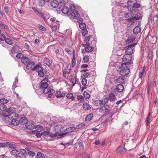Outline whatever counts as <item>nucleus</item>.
Listing matches in <instances>:
<instances>
[{"label": "nucleus", "instance_id": "nucleus-17", "mask_svg": "<svg viewBox=\"0 0 158 158\" xmlns=\"http://www.w3.org/2000/svg\"><path fill=\"white\" fill-rule=\"evenodd\" d=\"M19 122V123H20L21 125H24L27 123V119L25 117L22 116L20 117Z\"/></svg>", "mask_w": 158, "mask_h": 158}, {"label": "nucleus", "instance_id": "nucleus-46", "mask_svg": "<svg viewBox=\"0 0 158 158\" xmlns=\"http://www.w3.org/2000/svg\"><path fill=\"white\" fill-rule=\"evenodd\" d=\"M86 26V24L84 23H82L81 24H80L79 25V27L82 30L85 29V28Z\"/></svg>", "mask_w": 158, "mask_h": 158}, {"label": "nucleus", "instance_id": "nucleus-11", "mask_svg": "<svg viewBox=\"0 0 158 158\" xmlns=\"http://www.w3.org/2000/svg\"><path fill=\"white\" fill-rule=\"evenodd\" d=\"M79 16V14L77 10H74L71 14V17L73 19H76Z\"/></svg>", "mask_w": 158, "mask_h": 158}, {"label": "nucleus", "instance_id": "nucleus-4", "mask_svg": "<svg viewBox=\"0 0 158 158\" xmlns=\"http://www.w3.org/2000/svg\"><path fill=\"white\" fill-rule=\"evenodd\" d=\"M48 76H45V78H44L41 82V89H44L48 87V84L47 83L48 82Z\"/></svg>", "mask_w": 158, "mask_h": 158}, {"label": "nucleus", "instance_id": "nucleus-33", "mask_svg": "<svg viewBox=\"0 0 158 158\" xmlns=\"http://www.w3.org/2000/svg\"><path fill=\"white\" fill-rule=\"evenodd\" d=\"M94 105L96 106H99L102 105L101 100H97L94 102Z\"/></svg>", "mask_w": 158, "mask_h": 158}, {"label": "nucleus", "instance_id": "nucleus-19", "mask_svg": "<svg viewBox=\"0 0 158 158\" xmlns=\"http://www.w3.org/2000/svg\"><path fill=\"white\" fill-rule=\"evenodd\" d=\"M55 95L57 98H62L65 96V94L64 92L61 93V92L58 91L56 92Z\"/></svg>", "mask_w": 158, "mask_h": 158}, {"label": "nucleus", "instance_id": "nucleus-39", "mask_svg": "<svg viewBox=\"0 0 158 158\" xmlns=\"http://www.w3.org/2000/svg\"><path fill=\"white\" fill-rule=\"evenodd\" d=\"M66 97L68 98L71 99L72 100L75 99V98L73 97V94L71 93L68 94Z\"/></svg>", "mask_w": 158, "mask_h": 158}, {"label": "nucleus", "instance_id": "nucleus-64", "mask_svg": "<svg viewBox=\"0 0 158 158\" xmlns=\"http://www.w3.org/2000/svg\"><path fill=\"white\" fill-rule=\"evenodd\" d=\"M38 75L40 77H43L44 75L43 70H42L41 71H40V72H39V73H38Z\"/></svg>", "mask_w": 158, "mask_h": 158}, {"label": "nucleus", "instance_id": "nucleus-23", "mask_svg": "<svg viewBox=\"0 0 158 158\" xmlns=\"http://www.w3.org/2000/svg\"><path fill=\"white\" fill-rule=\"evenodd\" d=\"M11 124L14 126H17L19 123V122L18 120H17L16 118H14V119H11Z\"/></svg>", "mask_w": 158, "mask_h": 158}, {"label": "nucleus", "instance_id": "nucleus-30", "mask_svg": "<svg viewBox=\"0 0 158 158\" xmlns=\"http://www.w3.org/2000/svg\"><path fill=\"white\" fill-rule=\"evenodd\" d=\"M19 151V153H20V155L26 156L27 155V152L26 150L23 149H21Z\"/></svg>", "mask_w": 158, "mask_h": 158}, {"label": "nucleus", "instance_id": "nucleus-21", "mask_svg": "<svg viewBox=\"0 0 158 158\" xmlns=\"http://www.w3.org/2000/svg\"><path fill=\"white\" fill-rule=\"evenodd\" d=\"M26 127L29 129H32L34 128L35 125L33 123H27L26 125Z\"/></svg>", "mask_w": 158, "mask_h": 158}, {"label": "nucleus", "instance_id": "nucleus-61", "mask_svg": "<svg viewBox=\"0 0 158 158\" xmlns=\"http://www.w3.org/2000/svg\"><path fill=\"white\" fill-rule=\"evenodd\" d=\"M50 26L53 31L56 30L57 27V25H53V24L51 25Z\"/></svg>", "mask_w": 158, "mask_h": 158}, {"label": "nucleus", "instance_id": "nucleus-59", "mask_svg": "<svg viewBox=\"0 0 158 158\" xmlns=\"http://www.w3.org/2000/svg\"><path fill=\"white\" fill-rule=\"evenodd\" d=\"M133 98L134 99H135L137 101V99L138 98V95L137 93H135L134 94Z\"/></svg>", "mask_w": 158, "mask_h": 158}, {"label": "nucleus", "instance_id": "nucleus-48", "mask_svg": "<svg viewBox=\"0 0 158 158\" xmlns=\"http://www.w3.org/2000/svg\"><path fill=\"white\" fill-rule=\"evenodd\" d=\"M89 57L88 56H85L83 57V60L85 63H87L89 61Z\"/></svg>", "mask_w": 158, "mask_h": 158}, {"label": "nucleus", "instance_id": "nucleus-20", "mask_svg": "<svg viewBox=\"0 0 158 158\" xmlns=\"http://www.w3.org/2000/svg\"><path fill=\"white\" fill-rule=\"evenodd\" d=\"M51 5L53 7L56 8L58 6L59 3L57 0H54L51 2Z\"/></svg>", "mask_w": 158, "mask_h": 158}, {"label": "nucleus", "instance_id": "nucleus-28", "mask_svg": "<svg viewBox=\"0 0 158 158\" xmlns=\"http://www.w3.org/2000/svg\"><path fill=\"white\" fill-rule=\"evenodd\" d=\"M61 132H57L54 134H51L50 135V136L52 138H54L56 137L57 136H61V134H60Z\"/></svg>", "mask_w": 158, "mask_h": 158}, {"label": "nucleus", "instance_id": "nucleus-31", "mask_svg": "<svg viewBox=\"0 0 158 158\" xmlns=\"http://www.w3.org/2000/svg\"><path fill=\"white\" fill-rule=\"evenodd\" d=\"M54 129L56 131H60L62 129V127L60 125H57L56 126H55Z\"/></svg>", "mask_w": 158, "mask_h": 158}, {"label": "nucleus", "instance_id": "nucleus-43", "mask_svg": "<svg viewBox=\"0 0 158 158\" xmlns=\"http://www.w3.org/2000/svg\"><path fill=\"white\" fill-rule=\"evenodd\" d=\"M90 37L89 36H88L87 37L85 38L84 41L85 43H86V44H89V43H88Z\"/></svg>", "mask_w": 158, "mask_h": 158}, {"label": "nucleus", "instance_id": "nucleus-42", "mask_svg": "<svg viewBox=\"0 0 158 158\" xmlns=\"http://www.w3.org/2000/svg\"><path fill=\"white\" fill-rule=\"evenodd\" d=\"M43 93L45 94H46L48 93L50 90V88L49 87H47L44 89Z\"/></svg>", "mask_w": 158, "mask_h": 158}, {"label": "nucleus", "instance_id": "nucleus-16", "mask_svg": "<svg viewBox=\"0 0 158 158\" xmlns=\"http://www.w3.org/2000/svg\"><path fill=\"white\" fill-rule=\"evenodd\" d=\"M30 62V59L29 58L26 57H23L21 59V62L24 64H27L28 63H29Z\"/></svg>", "mask_w": 158, "mask_h": 158}, {"label": "nucleus", "instance_id": "nucleus-8", "mask_svg": "<svg viewBox=\"0 0 158 158\" xmlns=\"http://www.w3.org/2000/svg\"><path fill=\"white\" fill-rule=\"evenodd\" d=\"M35 64L34 62H30L27 64L26 68L28 70L35 71Z\"/></svg>", "mask_w": 158, "mask_h": 158}, {"label": "nucleus", "instance_id": "nucleus-53", "mask_svg": "<svg viewBox=\"0 0 158 158\" xmlns=\"http://www.w3.org/2000/svg\"><path fill=\"white\" fill-rule=\"evenodd\" d=\"M73 59H72V67H73L74 66H75V64H76V62H75V58H74V54L73 55Z\"/></svg>", "mask_w": 158, "mask_h": 158}, {"label": "nucleus", "instance_id": "nucleus-51", "mask_svg": "<svg viewBox=\"0 0 158 158\" xmlns=\"http://www.w3.org/2000/svg\"><path fill=\"white\" fill-rule=\"evenodd\" d=\"M5 42L7 44L11 45L12 44V42L11 40L9 38H7L5 39Z\"/></svg>", "mask_w": 158, "mask_h": 158}, {"label": "nucleus", "instance_id": "nucleus-40", "mask_svg": "<svg viewBox=\"0 0 158 158\" xmlns=\"http://www.w3.org/2000/svg\"><path fill=\"white\" fill-rule=\"evenodd\" d=\"M8 102V100L5 98H2L0 99V103L4 104Z\"/></svg>", "mask_w": 158, "mask_h": 158}, {"label": "nucleus", "instance_id": "nucleus-2", "mask_svg": "<svg viewBox=\"0 0 158 158\" xmlns=\"http://www.w3.org/2000/svg\"><path fill=\"white\" fill-rule=\"evenodd\" d=\"M137 43H133L129 44L127 46V48L125 51L126 54L131 55L133 52V47L136 45Z\"/></svg>", "mask_w": 158, "mask_h": 158}, {"label": "nucleus", "instance_id": "nucleus-54", "mask_svg": "<svg viewBox=\"0 0 158 158\" xmlns=\"http://www.w3.org/2000/svg\"><path fill=\"white\" fill-rule=\"evenodd\" d=\"M23 55L21 53H18L16 55V57L18 59H20L23 58Z\"/></svg>", "mask_w": 158, "mask_h": 158}, {"label": "nucleus", "instance_id": "nucleus-1", "mask_svg": "<svg viewBox=\"0 0 158 158\" xmlns=\"http://www.w3.org/2000/svg\"><path fill=\"white\" fill-rule=\"evenodd\" d=\"M118 71H119L120 74L122 76L127 75L130 72L129 69L127 67L125 64H122L119 68Z\"/></svg>", "mask_w": 158, "mask_h": 158}, {"label": "nucleus", "instance_id": "nucleus-29", "mask_svg": "<svg viewBox=\"0 0 158 158\" xmlns=\"http://www.w3.org/2000/svg\"><path fill=\"white\" fill-rule=\"evenodd\" d=\"M35 158H45V157L43 153L40 152H38Z\"/></svg>", "mask_w": 158, "mask_h": 158}, {"label": "nucleus", "instance_id": "nucleus-60", "mask_svg": "<svg viewBox=\"0 0 158 158\" xmlns=\"http://www.w3.org/2000/svg\"><path fill=\"white\" fill-rule=\"evenodd\" d=\"M71 81L72 83H73V86L77 82H78L77 81V80L75 78V77H73L72 78Z\"/></svg>", "mask_w": 158, "mask_h": 158}, {"label": "nucleus", "instance_id": "nucleus-37", "mask_svg": "<svg viewBox=\"0 0 158 158\" xmlns=\"http://www.w3.org/2000/svg\"><path fill=\"white\" fill-rule=\"evenodd\" d=\"M109 101L108 97H106L103 99L101 100L102 105H105Z\"/></svg>", "mask_w": 158, "mask_h": 158}, {"label": "nucleus", "instance_id": "nucleus-26", "mask_svg": "<svg viewBox=\"0 0 158 158\" xmlns=\"http://www.w3.org/2000/svg\"><path fill=\"white\" fill-rule=\"evenodd\" d=\"M35 70H36L38 73H39V72L43 70V68L42 67L37 65L35 66Z\"/></svg>", "mask_w": 158, "mask_h": 158}, {"label": "nucleus", "instance_id": "nucleus-63", "mask_svg": "<svg viewBox=\"0 0 158 158\" xmlns=\"http://www.w3.org/2000/svg\"><path fill=\"white\" fill-rule=\"evenodd\" d=\"M39 29L40 30L43 31H46L45 28L43 26L41 25H39Z\"/></svg>", "mask_w": 158, "mask_h": 158}, {"label": "nucleus", "instance_id": "nucleus-55", "mask_svg": "<svg viewBox=\"0 0 158 158\" xmlns=\"http://www.w3.org/2000/svg\"><path fill=\"white\" fill-rule=\"evenodd\" d=\"M6 38V37L5 35L3 34H2L0 35V41H3Z\"/></svg>", "mask_w": 158, "mask_h": 158}, {"label": "nucleus", "instance_id": "nucleus-62", "mask_svg": "<svg viewBox=\"0 0 158 158\" xmlns=\"http://www.w3.org/2000/svg\"><path fill=\"white\" fill-rule=\"evenodd\" d=\"M150 113H149L148 114V116L146 118V125L147 126H148V125L149 124V122L150 120H149V117L150 116Z\"/></svg>", "mask_w": 158, "mask_h": 158}, {"label": "nucleus", "instance_id": "nucleus-47", "mask_svg": "<svg viewBox=\"0 0 158 158\" xmlns=\"http://www.w3.org/2000/svg\"><path fill=\"white\" fill-rule=\"evenodd\" d=\"M133 32L135 34H138V26H136L133 29Z\"/></svg>", "mask_w": 158, "mask_h": 158}, {"label": "nucleus", "instance_id": "nucleus-52", "mask_svg": "<svg viewBox=\"0 0 158 158\" xmlns=\"http://www.w3.org/2000/svg\"><path fill=\"white\" fill-rule=\"evenodd\" d=\"M36 129L38 130L39 132H40L43 129V127L41 126H37L36 127Z\"/></svg>", "mask_w": 158, "mask_h": 158}, {"label": "nucleus", "instance_id": "nucleus-45", "mask_svg": "<svg viewBox=\"0 0 158 158\" xmlns=\"http://www.w3.org/2000/svg\"><path fill=\"white\" fill-rule=\"evenodd\" d=\"M125 17L126 18H131L132 16V14L131 12H128L126 13L124 15Z\"/></svg>", "mask_w": 158, "mask_h": 158}, {"label": "nucleus", "instance_id": "nucleus-57", "mask_svg": "<svg viewBox=\"0 0 158 158\" xmlns=\"http://www.w3.org/2000/svg\"><path fill=\"white\" fill-rule=\"evenodd\" d=\"M87 80L86 78H84L82 79L81 82L82 84L84 86H85L87 83Z\"/></svg>", "mask_w": 158, "mask_h": 158}, {"label": "nucleus", "instance_id": "nucleus-50", "mask_svg": "<svg viewBox=\"0 0 158 158\" xmlns=\"http://www.w3.org/2000/svg\"><path fill=\"white\" fill-rule=\"evenodd\" d=\"M82 35L85 36L88 34V31L86 29H84L82 30L81 32Z\"/></svg>", "mask_w": 158, "mask_h": 158}, {"label": "nucleus", "instance_id": "nucleus-18", "mask_svg": "<svg viewBox=\"0 0 158 158\" xmlns=\"http://www.w3.org/2000/svg\"><path fill=\"white\" fill-rule=\"evenodd\" d=\"M138 18H136L135 17L128 18L127 19V21L129 23L130 25H132L135 22V21H136L138 19Z\"/></svg>", "mask_w": 158, "mask_h": 158}, {"label": "nucleus", "instance_id": "nucleus-6", "mask_svg": "<svg viewBox=\"0 0 158 158\" xmlns=\"http://www.w3.org/2000/svg\"><path fill=\"white\" fill-rule=\"evenodd\" d=\"M72 6L73 8H72V7L71 6L69 11L71 10V11H72L73 10L75 9V6L73 5H72ZM61 11L62 13L64 14H67L69 11V8L66 6H64L61 10Z\"/></svg>", "mask_w": 158, "mask_h": 158}, {"label": "nucleus", "instance_id": "nucleus-3", "mask_svg": "<svg viewBox=\"0 0 158 158\" xmlns=\"http://www.w3.org/2000/svg\"><path fill=\"white\" fill-rule=\"evenodd\" d=\"M130 55L126 54L123 56L122 59L123 62L125 63V64H130L131 60V56Z\"/></svg>", "mask_w": 158, "mask_h": 158}, {"label": "nucleus", "instance_id": "nucleus-14", "mask_svg": "<svg viewBox=\"0 0 158 158\" xmlns=\"http://www.w3.org/2000/svg\"><path fill=\"white\" fill-rule=\"evenodd\" d=\"M10 153L11 156L17 157L19 154V151L16 149H13L10 152Z\"/></svg>", "mask_w": 158, "mask_h": 158}, {"label": "nucleus", "instance_id": "nucleus-35", "mask_svg": "<svg viewBox=\"0 0 158 158\" xmlns=\"http://www.w3.org/2000/svg\"><path fill=\"white\" fill-rule=\"evenodd\" d=\"M131 31L130 30H127L126 32V36L128 38H130L131 37Z\"/></svg>", "mask_w": 158, "mask_h": 158}, {"label": "nucleus", "instance_id": "nucleus-49", "mask_svg": "<svg viewBox=\"0 0 158 158\" xmlns=\"http://www.w3.org/2000/svg\"><path fill=\"white\" fill-rule=\"evenodd\" d=\"M14 116V112H11L9 114V118L10 119H14L15 118Z\"/></svg>", "mask_w": 158, "mask_h": 158}, {"label": "nucleus", "instance_id": "nucleus-44", "mask_svg": "<svg viewBox=\"0 0 158 158\" xmlns=\"http://www.w3.org/2000/svg\"><path fill=\"white\" fill-rule=\"evenodd\" d=\"M83 95L85 98L87 99L89 98L90 97V95L86 91H84V92Z\"/></svg>", "mask_w": 158, "mask_h": 158}, {"label": "nucleus", "instance_id": "nucleus-36", "mask_svg": "<svg viewBox=\"0 0 158 158\" xmlns=\"http://www.w3.org/2000/svg\"><path fill=\"white\" fill-rule=\"evenodd\" d=\"M7 109V107L5 105L2 104H0V110H5Z\"/></svg>", "mask_w": 158, "mask_h": 158}, {"label": "nucleus", "instance_id": "nucleus-56", "mask_svg": "<svg viewBox=\"0 0 158 158\" xmlns=\"http://www.w3.org/2000/svg\"><path fill=\"white\" fill-rule=\"evenodd\" d=\"M135 40L134 39H128L125 41V42L127 44H129L133 42Z\"/></svg>", "mask_w": 158, "mask_h": 158}, {"label": "nucleus", "instance_id": "nucleus-7", "mask_svg": "<svg viewBox=\"0 0 158 158\" xmlns=\"http://www.w3.org/2000/svg\"><path fill=\"white\" fill-rule=\"evenodd\" d=\"M81 45L85 48V51L87 52L92 51L94 49L93 47L90 46V44H83Z\"/></svg>", "mask_w": 158, "mask_h": 158}, {"label": "nucleus", "instance_id": "nucleus-34", "mask_svg": "<svg viewBox=\"0 0 158 158\" xmlns=\"http://www.w3.org/2000/svg\"><path fill=\"white\" fill-rule=\"evenodd\" d=\"M77 98L78 100H80V102H84V98L83 96L81 95L78 96Z\"/></svg>", "mask_w": 158, "mask_h": 158}, {"label": "nucleus", "instance_id": "nucleus-41", "mask_svg": "<svg viewBox=\"0 0 158 158\" xmlns=\"http://www.w3.org/2000/svg\"><path fill=\"white\" fill-rule=\"evenodd\" d=\"M45 2L43 0H40L39 2V5L40 7H43L44 6Z\"/></svg>", "mask_w": 158, "mask_h": 158}, {"label": "nucleus", "instance_id": "nucleus-24", "mask_svg": "<svg viewBox=\"0 0 158 158\" xmlns=\"http://www.w3.org/2000/svg\"><path fill=\"white\" fill-rule=\"evenodd\" d=\"M83 107L85 110H87L90 109L91 108L89 104L86 102H84L83 105Z\"/></svg>", "mask_w": 158, "mask_h": 158}, {"label": "nucleus", "instance_id": "nucleus-22", "mask_svg": "<svg viewBox=\"0 0 158 158\" xmlns=\"http://www.w3.org/2000/svg\"><path fill=\"white\" fill-rule=\"evenodd\" d=\"M35 12L36 14L42 18L45 21H46V18L44 16V14H43V13L40 12L37 10H35Z\"/></svg>", "mask_w": 158, "mask_h": 158}, {"label": "nucleus", "instance_id": "nucleus-5", "mask_svg": "<svg viewBox=\"0 0 158 158\" xmlns=\"http://www.w3.org/2000/svg\"><path fill=\"white\" fill-rule=\"evenodd\" d=\"M110 106L107 105L102 106L99 109V111L102 113L107 112L109 110Z\"/></svg>", "mask_w": 158, "mask_h": 158}, {"label": "nucleus", "instance_id": "nucleus-13", "mask_svg": "<svg viewBox=\"0 0 158 158\" xmlns=\"http://www.w3.org/2000/svg\"><path fill=\"white\" fill-rule=\"evenodd\" d=\"M123 89L124 87L123 85L121 84L118 85L116 87V90L119 93L122 92Z\"/></svg>", "mask_w": 158, "mask_h": 158}, {"label": "nucleus", "instance_id": "nucleus-9", "mask_svg": "<svg viewBox=\"0 0 158 158\" xmlns=\"http://www.w3.org/2000/svg\"><path fill=\"white\" fill-rule=\"evenodd\" d=\"M126 151V149L124 147H119L117 150V153L118 154L123 155Z\"/></svg>", "mask_w": 158, "mask_h": 158}, {"label": "nucleus", "instance_id": "nucleus-38", "mask_svg": "<svg viewBox=\"0 0 158 158\" xmlns=\"http://www.w3.org/2000/svg\"><path fill=\"white\" fill-rule=\"evenodd\" d=\"M55 93V91L54 89H51L48 92L49 94L48 97L49 98H51V96H52Z\"/></svg>", "mask_w": 158, "mask_h": 158}, {"label": "nucleus", "instance_id": "nucleus-27", "mask_svg": "<svg viewBox=\"0 0 158 158\" xmlns=\"http://www.w3.org/2000/svg\"><path fill=\"white\" fill-rule=\"evenodd\" d=\"M93 116V114L92 113L87 115L85 118V120L86 121H90L92 119Z\"/></svg>", "mask_w": 158, "mask_h": 158}, {"label": "nucleus", "instance_id": "nucleus-10", "mask_svg": "<svg viewBox=\"0 0 158 158\" xmlns=\"http://www.w3.org/2000/svg\"><path fill=\"white\" fill-rule=\"evenodd\" d=\"M125 81V80L124 78L123 77H118L117 78L115 79L114 81V82L115 83H120L123 84L124 83Z\"/></svg>", "mask_w": 158, "mask_h": 158}, {"label": "nucleus", "instance_id": "nucleus-25", "mask_svg": "<svg viewBox=\"0 0 158 158\" xmlns=\"http://www.w3.org/2000/svg\"><path fill=\"white\" fill-rule=\"evenodd\" d=\"M75 130V128L73 127H71L67 128L65 130V132L66 133L71 132Z\"/></svg>", "mask_w": 158, "mask_h": 158}, {"label": "nucleus", "instance_id": "nucleus-58", "mask_svg": "<svg viewBox=\"0 0 158 158\" xmlns=\"http://www.w3.org/2000/svg\"><path fill=\"white\" fill-rule=\"evenodd\" d=\"M28 154L31 157H33L35 155V152H34L31 151H29L28 152Z\"/></svg>", "mask_w": 158, "mask_h": 158}, {"label": "nucleus", "instance_id": "nucleus-32", "mask_svg": "<svg viewBox=\"0 0 158 158\" xmlns=\"http://www.w3.org/2000/svg\"><path fill=\"white\" fill-rule=\"evenodd\" d=\"M133 4L134 5H133L132 10L134 11H137L138 8V3H135V2H134Z\"/></svg>", "mask_w": 158, "mask_h": 158}, {"label": "nucleus", "instance_id": "nucleus-15", "mask_svg": "<svg viewBox=\"0 0 158 158\" xmlns=\"http://www.w3.org/2000/svg\"><path fill=\"white\" fill-rule=\"evenodd\" d=\"M6 147L11 148L15 149L16 148L17 146L14 143L7 142H6Z\"/></svg>", "mask_w": 158, "mask_h": 158}, {"label": "nucleus", "instance_id": "nucleus-12", "mask_svg": "<svg viewBox=\"0 0 158 158\" xmlns=\"http://www.w3.org/2000/svg\"><path fill=\"white\" fill-rule=\"evenodd\" d=\"M108 98L109 100H110L111 102H115L116 99V98L115 95L112 93H111L109 94Z\"/></svg>", "mask_w": 158, "mask_h": 158}]
</instances>
